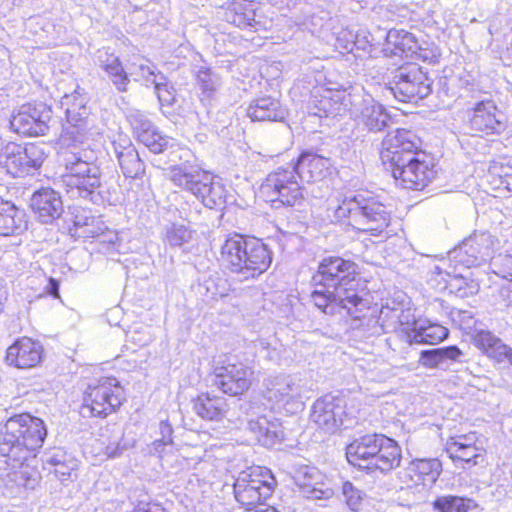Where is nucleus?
<instances>
[{"instance_id":"obj_1","label":"nucleus","mask_w":512,"mask_h":512,"mask_svg":"<svg viewBox=\"0 0 512 512\" xmlns=\"http://www.w3.org/2000/svg\"><path fill=\"white\" fill-rule=\"evenodd\" d=\"M47 435L43 420L28 413L10 417L0 425V478L11 492L34 489L38 473L26 463L42 447Z\"/></svg>"},{"instance_id":"obj_2","label":"nucleus","mask_w":512,"mask_h":512,"mask_svg":"<svg viewBox=\"0 0 512 512\" xmlns=\"http://www.w3.org/2000/svg\"><path fill=\"white\" fill-rule=\"evenodd\" d=\"M59 163L65 168L63 185L73 199H84L96 205H112L116 202L112 191L103 176L98 152L90 140H61L58 151Z\"/></svg>"},{"instance_id":"obj_3","label":"nucleus","mask_w":512,"mask_h":512,"mask_svg":"<svg viewBox=\"0 0 512 512\" xmlns=\"http://www.w3.org/2000/svg\"><path fill=\"white\" fill-rule=\"evenodd\" d=\"M357 265L341 257L324 258L313 276L315 289L311 301L315 307L327 315L341 310L353 315L366 306L364 300L354 290Z\"/></svg>"},{"instance_id":"obj_4","label":"nucleus","mask_w":512,"mask_h":512,"mask_svg":"<svg viewBox=\"0 0 512 512\" xmlns=\"http://www.w3.org/2000/svg\"><path fill=\"white\" fill-rule=\"evenodd\" d=\"M335 218L359 231L380 235L389 225L390 213L372 192L354 191L338 199Z\"/></svg>"},{"instance_id":"obj_5","label":"nucleus","mask_w":512,"mask_h":512,"mask_svg":"<svg viewBox=\"0 0 512 512\" xmlns=\"http://www.w3.org/2000/svg\"><path fill=\"white\" fill-rule=\"evenodd\" d=\"M350 464L369 471L389 472L399 467L402 452L397 442L383 434H366L346 447Z\"/></svg>"},{"instance_id":"obj_6","label":"nucleus","mask_w":512,"mask_h":512,"mask_svg":"<svg viewBox=\"0 0 512 512\" xmlns=\"http://www.w3.org/2000/svg\"><path fill=\"white\" fill-rule=\"evenodd\" d=\"M221 257L229 269L245 279L264 273L272 263L268 246L255 237L229 236L221 247Z\"/></svg>"},{"instance_id":"obj_7","label":"nucleus","mask_w":512,"mask_h":512,"mask_svg":"<svg viewBox=\"0 0 512 512\" xmlns=\"http://www.w3.org/2000/svg\"><path fill=\"white\" fill-rule=\"evenodd\" d=\"M169 178L172 183L193 194L210 209L225 205L228 191L221 179L198 164L188 161L170 167Z\"/></svg>"},{"instance_id":"obj_8","label":"nucleus","mask_w":512,"mask_h":512,"mask_svg":"<svg viewBox=\"0 0 512 512\" xmlns=\"http://www.w3.org/2000/svg\"><path fill=\"white\" fill-rule=\"evenodd\" d=\"M263 398L271 410H285L294 414L304 407L311 389L301 378L290 375L269 377L264 382Z\"/></svg>"},{"instance_id":"obj_9","label":"nucleus","mask_w":512,"mask_h":512,"mask_svg":"<svg viewBox=\"0 0 512 512\" xmlns=\"http://www.w3.org/2000/svg\"><path fill=\"white\" fill-rule=\"evenodd\" d=\"M276 480L266 467L253 466L239 473L233 489L235 499L247 508L265 501L273 494Z\"/></svg>"},{"instance_id":"obj_10","label":"nucleus","mask_w":512,"mask_h":512,"mask_svg":"<svg viewBox=\"0 0 512 512\" xmlns=\"http://www.w3.org/2000/svg\"><path fill=\"white\" fill-rule=\"evenodd\" d=\"M296 171L290 166L271 172L261 186V192L275 208L295 206L303 201V192Z\"/></svg>"},{"instance_id":"obj_11","label":"nucleus","mask_w":512,"mask_h":512,"mask_svg":"<svg viewBox=\"0 0 512 512\" xmlns=\"http://www.w3.org/2000/svg\"><path fill=\"white\" fill-rule=\"evenodd\" d=\"M432 79L415 64L398 68L387 90L400 102H418L432 92Z\"/></svg>"},{"instance_id":"obj_12","label":"nucleus","mask_w":512,"mask_h":512,"mask_svg":"<svg viewBox=\"0 0 512 512\" xmlns=\"http://www.w3.org/2000/svg\"><path fill=\"white\" fill-rule=\"evenodd\" d=\"M499 241L488 232H474L448 253V260L464 268L485 264L496 256L494 252Z\"/></svg>"},{"instance_id":"obj_13","label":"nucleus","mask_w":512,"mask_h":512,"mask_svg":"<svg viewBox=\"0 0 512 512\" xmlns=\"http://www.w3.org/2000/svg\"><path fill=\"white\" fill-rule=\"evenodd\" d=\"M123 399L120 382L116 378L105 377L87 387L83 408L93 416L105 417L119 408Z\"/></svg>"},{"instance_id":"obj_14","label":"nucleus","mask_w":512,"mask_h":512,"mask_svg":"<svg viewBox=\"0 0 512 512\" xmlns=\"http://www.w3.org/2000/svg\"><path fill=\"white\" fill-rule=\"evenodd\" d=\"M45 158L43 149L35 144L8 142L0 151V166L13 177H21L38 169Z\"/></svg>"},{"instance_id":"obj_15","label":"nucleus","mask_w":512,"mask_h":512,"mask_svg":"<svg viewBox=\"0 0 512 512\" xmlns=\"http://www.w3.org/2000/svg\"><path fill=\"white\" fill-rule=\"evenodd\" d=\"M421 146L420 138L411 130L397 129L388 133L382 141L380 158L387 169L396 164L406 162L408 159L419 155Z\"/></svg>"},{"instance_id":"obj_16","label":"nucleus","mask_w":512,"mask_h":512,"mask_svg":"<svg viewBox=\"0 0 512 512\" xmlns=\"http://www.w3.org/2000/svg\"><path fill=\"white\" fill-rule=\"evenodd\" d=\"M354 93L346 90L316 87L308 102L309 114L319 118L342 116L353 106Z\"/></svg>"},{"instance_id":"obj_17","label":"nucleus","mask_w":512,"mask_h":512,"mask_svg":"<svg viewBox=\"0 0 512 512\" xmlns=\"http://www.w3.org/2000/svg\"><path fill=\"white\" fill-rule=\"evenodd\" d=\"M353 106L349 113L362 129L377 133L384 131L391 121L387 109L372 96L364 93H354Z\"/></svg>"},{"instance_id":"obj_18","label":"nucleus","mask_w":512,"mask_h":512,"mask_svg":"<svg viewBox=\"0 0 512 512\" xmlns=\"http://www.w3.org/2000/svg\"><path fill=\"white\" fill-rule=\"evenodd\" d=\"M51 119L52 110L47 104L28 103L12 115L10 127L17 134L25 136L45 135Z\"/></svg>"},{"instance_id":"obj_19","label":"nucleus","mask_w":512,"mask_h":512,"mask_svg":"<svg viewBox=\"0 0 512 512\" xmlns=\"http://www.w3.org/2000/svg\"><path fill=\"white\" fill-rule=\"evenodd\" d=\"M392 176L406 189L421 190L434 178L433 165L423 153L390 168Z\"/></svg>"},{"instance_id":"obj_20","label":"nucleus","mask_w":512,"mask_h":512,"mask_svg":"<svg viewBox=\"0 0 512 512\" xmlns=\"http://www.w3.org/2000/svg\"><path fill=\"white\" fill-rule=\"evenodd\" d=\"M70 100H75V93L65 94L60 100V106L65 111L68 125L60 137L59 145H61V140H65L66 137L84 141L90 140L92 136L86 99H79L74 106H70Z\"/></svg>"},{"instance_id":"obj_21","label":"nucleus","mask_w":512,"mask_h":512,"mask_svg":"<svg viewBox=\"0 0 512 512\" xmlns=\"http://www.w3.org/2000/svg\"><path fill=\"white\" fill-rule=\"evenodd\" d=\"M253 371L243 363H228L215 368L214 385L223 393L237 396L247 391L252 383Z\"/></svg>"},{"instance_id":"obj_22","label":"nucleus","mask_w":512,"mask_h":512,"mask_svg":"<svg viewBox=\"0 0 512 512\" xmlns=\"http://www.w3.org/2000/svg\"><path fill=\"white\" fill-rule=\"evenodd\" d=\"M345 415L344 399L327 394L314 403L311 419L326 432L334 433L343 424Z\"/></svg>"},{"instance_id":"obj_23","label":"nucleus","mask_w":512,"mask_h":512,"mask_svg":"<svg viewBox=\"0 0 512 512\" xmlns=\"http://www.w3.org/2000/svg\"><path fill=\"white\" fill-rule=\"evenodd\" d=\"M446 452L452 461L463 469L483 464L485 449L474 443V436L463 435L450 439L446 444Z\"/></svg>"},{"instance_id":"obj_24","label":"nucleus","mask_w":512,"mask_h":512,"mask_svg":"<svg viewBox=\"0 0 512 512\" xmlns=\"http://www.w3.org/2000/svg\"><path fill=\"white\" fill-rule=\"evenodd\" d=\"M469 123L472 130L487 135L499 134L505 129L503 114L492 100H482L475 103Z\"/></svg>"},{"instance_id":"obj_25","label":"nucleus","mask_w":512,"mask_h":512,"mask_svg":"<svg viewBox=\"0 0 512 512\" xmlns=\"http://www.w3.org/2000/svg\"><path fill=\"white\" fill-rule=\"evenodd\" d=\"M43 358V347L28 337L16 340L8 347L6 363L18 369H30L36 367Z\"/></svg>"},{"instance_id":"obj_26","label":"nucleus","mask_w":512,"mask_h":512,"mask_svg":"<svg viewBox=\"0 0 512 512\" xmlns=\"http://www.w3.org/2000/svg\"><path fill=\"white\" fill-rule=\"evenodd\" d=\"M96 65L105 73L108 81L115 87L118 92L124 93L129 89L130 77L125 70L121 60L107 48L97 51Z\"/></svg>"},{"instance_id":"obj_27","label":"nucleus","mask_w":512,"mask_h":512,"mask_svg":"<svg viewBox=\"0 0 512 512\" xmlns=\"http://www.w3.org/2000/svg\"><path fill=\"white\" fill-rule=\"evenodd\" d=\"M430 281L439 291H448L460 298L474 295L479 290V284L463 273L452 274L439 270Z\"/></svg>"},{"instance_id":"obj_28","label":"nucleus","mask_w":512,"mask_h":512,"mask_svg":"<svg viewBox=\"0 0 512 512\" xmlns=\"http://www.w3.org/2000/svg\"><path fill=\"white\" fill-rule=\"evenodd\" d=\"M112 146L125 177L139 178L144 174V162L129 139L120 136L118 140L113 141Z\"/></svg>"},{"instance_id":"obj_29","label":"nucleus","mask_w":512,"mask_h":512,"mask_svg":"<svg viewBox=\"0 0 512 512\" xmlns=\"http://www.w3.org/2000/svg\"><path fill=\"white\" fill-rule=\"evenodd\" d=\"M31 208L42 223H51L63 212V203L58 192L43 188L31 198Z\"/></svg>"},{"instance_id":"obj_30","label":"nucleus","mask_w":512,"mask_h":512,"mask_svg":"<svg viewBox=\"0 0 512 512\" xmlns=\"http://www.w3.org/2000/svg\"><path fill=\"white\" fill-rule=\"evenodd\" d=\"M330 160L313 152H303L294 165H290L292 170L296 171L301 182H314L325 177Z\"/></svg>"},{"instance_id":"obj_31","label":"nucleus","mask_w":512,"mask_h":512,"mask_svg":"<svg viewBox=\"0 0 512 512\" xmlns=\"http://www.w3.org/2000/svg\"><path fill=\"white\" fill-rule=\"evenodd\" d=\"M293 479L307 498L329 499L333 496V490L319 481L321 474L315 467L301 466L295 471Z\"/></svg>"},{"instance_id":"obj_32","label":"nucleus","mask_w":512,"mask_h":512,"mask_svg":"<svg viewBox=\"0 0 512 512\" xmlns=\"http://www.w3.org/2000/svg\"><path fill=\"white\" fill-rule=\"evenodd\" d=\"M472 341L475 346L497 362L507 361L512 365V348L490 331L475 330L472 334Z\"/></svg>"},{"instance_id":"obj_33","label":"nucleus","mask_w":512,"mask_h":512,"mask_svg":"<svg viewBox=\"0 0 512 512\" xmlns=\"http://www.w3.org/2000/svg\"><path fill=\"white\" fill-rule=\"evenodd\" d=\"M248 428L262 446L271 448L283 441L285 433L281 423L266 416L248 421Z\"/></svg>"},{"instance_id":"obj_34","label":"nucleus","mask_w":512,"mask_h":512,"mask_svg":"<svg viewBox=\"0 0 512 512\" xmlns=\"http://www.w3.org/2000/svg\"><path fill=\"white\" fill-rule=\"evenodd\" d=\"M442 472V463L437 458H417L406 467V475L410 481L422 486L432 485Z\"/></svg>"},{"instance_id":"obj_35","label":"nucleus","mask_w":512,"mask_h":512,"mask_svg":"<svg viewBox=\"0 0 512 512\" xmlns=\"http://www.w3.org/2000/svg\"><path fill=\"white\" fill-rule=\"evenodd\" d=\"M246 114L252 121H282L286 116V109L278 99L262 96L251 101Z\"/></svg>"},{"instance_id":"obj_36","label":"nucleus","mask_w":512,"mask_h":512,"mask_svg":"<svg viewBox=\"0 0 512 512\" xmlns=\"http://www.w3.org/2000/svg\"><path fill=\"white\" fill-rule=\"evenodd\" d=\"M193 411L207 421H219L225 417L227 402L224 397L202 393L193 399Z\"/></svg>"},{"instance_id":"obj_37","label":"nucleus","mask_w":512,"mask_h":512,"mask_svg":"<svg viewBox=\"0 0 512 512\" xmlns=\"http://www.w3.org/2000/svg\"><path fill=\"white\" fill-rule=\"evenodd\" d=\"M74 235L82 238H94L106 230V225L100 216L89 209L79 208L73 212Z\"/></svg>"},{"instance_id":"obj_38","label":"nucleus","mask_w":512,"mask_h":512,"mask_svg":"<svg viewBox=\"0 0 512 512\" xmlns=\"http://www.w3.org/2000/svg\"><path fill=\"white\" fill-rule=\"evenodd\" d=\"M418 42L415 37L405 31L390 29L386 35L384 52L388 56H405L410 58L412 51H416Z\"/></svg>"},{"instance_id":"obj_39","label":"nucleus","mask_w":512,"mask_h":512,"mask_svg":"<svg viewBox=\"0 0 512 512\" xmlns=\"http://www.w3.org/2000/svg\"><path fill=\"white\" fill-rule=\"evenodd\" d=\"M26 228L23 211L0 198V236L18 234Z\"/></svg>"},{"instance_id":"obj_40","label":"nucleus","mask_w":512,"mask_h":512,"mask_svg":"<svg viewBox=\"0 0 512 512\" xmlns=\"http://www.w3.org/2000/svg\"><path fill=\"white\" fill-rule=\"evenodd\" d=\"M225 19L239 28L253 27L256 23L254 4L247 0L233 2L225 12Z\"/></svg>"},{"instance_id":"obj_41","label":"nucleus","mask_w":512,"mask_h":512,"mask_svg":"<svg viewBox=\"0 0 512 512\" xmlns=\"http://www.w3.org/2000/svg\"><path fill=\"white\" fill-rule=\"evenodd\" d=\"M408 304L406 295L399 292L395 298L386 299L382 304L379 318L382 320H409L412 314L407 307Z\"/></svg>"},{"instance_id":"obj_42","label":"nucleus","mask_w":512,"mask_h":512,"mask_svg":"<svg viewBox=\"0 0 512 512\" xmlns=\"http://www.w3.org/2000/svg\"><path fill=\"white\" fill-rule=\"evenodd\" d=\"M401 324H412L416 326L418 322H400ZM428 326L414 327L412 333L408 334L411 343H435L445 339L448 335V329L438 323L428 322Z\"/></svg>"},{"instance_id":"obj_43","label":"nucleus","mask_w":512,"mask_h":512,"mask_svg":"<svg viewBox=\"0 0 512 512\" xmlns=\"http://www.w3.org/2000/svg\"><path fill=\"white\" fill-rule=\"evenodd\" d=\"M460 355L462 352L457 346L424 350L421 352L420 362L425 367L435 368L441 366L446 360H456Z\"/></svg>"},{"instance_id":"obj_44","label":"nucleus","mask_w":512,"mask_h":512,"mask_svg":"<svg viewBox=\"0 0 512 512\" xmlns=\"http://www.w3.org/2000/svg\"><path fill=\"white\" fill-rule=\"evenodd\" d=\"M197 84L201 91V101H210L220 86L219 76L210 68L200 67L196 74Z\"/></svg>"},{"instance_id":"obj_45","label":"nucleus","mask_w":512,"mask_h":512,"mask_svg":"<svg viewBox=\"0 0 512 512\" xmlns=\"http://www.w3.org/2000/svg\"><path fill=\"white\" fill-rule=\"evenodd\" d=\"M473 501L457 495H442L433 502V507L439 512H468Z\"/></svg>"},{"instance_id":"obj_46","label":"nucleus","mask_w":512,"mask_h":512,"mask_svg":"<svg viewBox=\"0 0 512 512\" xmlns=\"http://www.w3.org/2000/svg\"><path fill=\"white\" fill-rule=\"evenodd\" d=\"M193 238V231L183 224L172 223L165 229L164 240L172 248H183Z\"/></svg>"},{"instance_id":"obj_47","label":"nucleus","mask_w":512,"mask_h":512,"mask_svg":"<svg viewBox=\"0 0 512 512\" xmlns=\"http://www.w3.org/2000/svg\"><path fill=\"white\" fill-rule=\"evenodd\" d=\"M430 311L437 312L440 317L448 318L449 320H469L472 318V315L468 311H464L461 309H457L448 305L445 301L441 299H435L429 304Z\"/></svg>"},{"instance_id":"obj_48","label":"nucleus","mask_w":512,"mask_h":512,"mask_svg":"<svg viewBox=\"0 0 512 512\" xmlns=\"http://www.w3.org/2000/svg\"><path fill=\"white\" fill-rule=\"evenodd\" d=\"M342 495L346 505L350 510L358 512L363 508L364 502L366 500V494L354 486L352 482L346 481L343 483Z\"/></svg>"},{"instance_id":"obj_49","label":"nucleus","mask_w":512,"mask_h":512,"mask_svg":"<svg viewBox=\"0 0 512 512\" xmlns=\"http://www.w3.org/2000/svg\"><path fill=\"white\" fill-rule=\"evenodd\" d=\"M152 85L154 86L158 100L161 105L171 106L175 102V89L167 81L164 74H160L158 77L152 79Z\"/></svg>"},{"instance_id":"obj_50","label":"nucleus","mask_w":512,"mask_h":512,"mask_svg":"<svg viewBox=\"0 0 512 512\" xmlns=\"http://www.w3.org/2000/svg\"><path fill=\"white\" fill-rule=\"evenodd\" d=\"M490 269L497 276L512 282V252L497 255L492 259Z\"/></svg>"},{"instance_id":"obj_51","label":"nucleus","mask_w":512,"mask_h":512,"mask_svg":"<svg viewBox=\"0 0 512 512\" xmlns=\"http://www.w3.org/2000/svg\"><path fill=\"white\" fill-rule=\"evenodd\" d=\"M127 118L137 138L153 128L151 121L140 111L130 112Z\"/></svg>"},{"instance_id":"obj_52","label":"nucleus","mask_w":512,"mask_h":512,"mask_svg":"<svg viewBox=\"0 0 512 512\" xmlns=\"http://www.w3.org/2000/svg\"><path fill=\"white\" fill-rule=\"evenodd\" d=\"M439 56L440 53L436 47H430L428 44H425V46L418 44L416 51H412L410 58L422 60L427 63H435Z\"/></svg>"},{"instance_id":"obj_53","label":"nucleus","mask_w":512,"mask_h":512,"mask_svg":"<svg viewBox=\"0 0 512 512\" xmlns=\"http://www.w3.org/2000/svg\"><path fill=\"white\" fill-rule=\"evenodd\" d=\"M350 40L344 46V49L349 53H354L356 50L366 51L369 47H371L370 41L367 39V36L352 33H348Z\"/></svg>"},{"instance_id":"obj_54","label":"nucleus","mask_w":512,"mask_h":512,"mask_svg":"<svg viewBox=\"0 0 512 512\" xmlns=\"http://www.w3.org/2000/svg\"><path fill=\"white\" fill-rule=\"evenodd\" d=\"M159 429H160V433H161V438L154 442L156 451H159L160 447H162V446H166V445L173 443V441H172L173 428H172L171 424L166 420H162L160 422Z\"/></svg>"},{"instance_id":"obj_55","label":"nucleus","mask_w":512,"mask_h":512,"mask_svg":"<svg viewBox=\"0 0 512 512\" xmlns=\"http://www.w3.org/2000/svg\"><path fill=\"white\" fill-rule=\"evenodd\" d=\"M499 300L495 303V309L512 318V292L501 290Z\"/></svg>"},{"instance_id":"obj_56","label":"nucleus","mask_w":512,"mask_h":512,"mask_svg":"<svg viewBox=\"0 0 512 512\" xmlns=\"http://www.w3.org/2000/svg\"><path fill=\"white\" fill-rule=\"evenodd\" d=\"M94 238H98L100 244L106 246L107 251L116 250V245L119 241L118 233L113 230H109L107 227L106 230Z\"/></svg>"},{"instance_id":"obj_57","label":"nucleus","mask_w":512,"mask_h":512,"mask_svg":"<svg viewBox=\"0 0 512 512\" xmlns=\"http://www.w3.org/2000/svg\"><path fill=\"white\" fill-rule=\"evenodd\" d=\"M78 467V461L74 457H70L62 461L58 466L54 468V473L57 476L64 477L70 476L73 471Z\"/></svg>"},{"instance_id":"obj_58","label":"nucleus","mask_w":512,"mask_h":512,"mask_svg":"<svg viewBox=\"0 0 512 512\" xmlns=\"http://www.w3.org/2000/svg\"><path fill=\"white\" fill-rule=\"evenodd\" d=\"M70 457H71V455L67 454L64 450H62L60 448H56L53 451H51L50 453L46 454L44 462L55 468L62 461H65V459H68Z\"/></svg>"},{"instance_id":"obj_59","label":"nucleus","mask_w":512,"mask_h":512,"mask_svg":"<svg viewBox=\"0 0 512 512\" xmlns=\"http://www.w3.org/2000/svg\"><path fill=\"white\" fill-rule=\"evenodd\" d=\"M170 146H172V139H169L167 136L161 135L159 133L149 150L155 154H158L164 152Z\"/></svg>"},{"instance_id":"obj_60","label":"nucleus","mask_w":512,"mask_h":512,"mask_svg":"<svg viewBox=\"0 0 512 512\" xmlns=\"http://www.w3.org/2000/svg\"><path fill=\"white\" fill-rule=\"evenodd\" d=\"M139 71L141 73V77L145 80L146 85L152 84V79L154 77H158L161 73L155 74V71L145 64H139Z\"/></svg>"},{"instance_id":"obj_61","label":"nucleus","mask_w":512,"mask_h":512,"mask_svg":"<svg viewBox=\"0 0 512 512\" xmlns=\"http://www.w3.org/2000/svg\"><path fill=\"white\" fill-rule=\"evenodd\" d=\"M159 135V132L153 127L149 131L145 132L141 136L138 137V140L143 143L148 149H150L153 142L156 140V136Z\"/></svg>"},{"instance_id":"obj_62","label":"nucleus","mask_w":512,"mask_h":512,"mask_svg":"<svg viewBox=\"0 0 512 512\" xmlns=\"http://www.w3.org/2000/svg\"><path fill=\"white\" fill-rule=\"evenodd\" d=\"M47 288H48V292L50 295H52L54 297L58 296L59 284L55 279H53V278L49 279V284H48Z\"/></svg>"},{"instance_id":"obj_63","label":"nucleus","mask_w":512,"mask_h":512,"mask_svg":"<svg viewBox=\"0 0 512 512\" xmlns=\"http://www.w3.org/2000/svg\"><path fill=\"white\" fill-rule=\"evenodd\" d=\"M73 93H75V100H70L69 101V104L70 106H74V104H76L78 102L79 99H86L83 95H81L78 91H74Z\"/></svg>"},{"instance_id":"obj_64","label":"nucleus","mask_w":512,"mask_h":512,"mask_svg":"<svg viewBox=\"0 0 512 512\" xmlns=\"http://www.w3.org/2000/svg\"><path fill=\"white\" fill-rule=\"evenodd\" d=\"M254 512H279V511L276 508L272 507V506H268L266 508L259 509V510H256Z\"/></svg>"}]
</instances>
